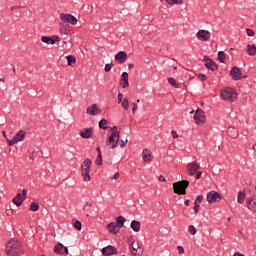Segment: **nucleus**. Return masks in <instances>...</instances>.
I'll return each mask as SVG.
<instances>
[{
  "mask_svg": "<svg viewBox=\"0 0 256 256\" xmlns=\"http://www.w3.org/2000/svg\"><path fill=\"white\" fill-rule=\"evenodd\" d=\"M5 253L7 256H21L23 244L19 240L11 239L6 243Z\"/></svg>",
  "mask_w": 256,
  "mask_h": 256,
  "instance_id": "obj_1",
  "label": "nucleus"
},
{
  "mask_svg": "<svg viewBox=\"0 0 256 256\" xmlns=\"http://www.w3.org/2000/svg\"><path fill=\"white\" fill-rule=\"evenodd\" d=\"M91 165H93V162L91 159L87 158L82 162L81 165V177H83V181L89 182L91 181Z\"/></svg>",
  "mask_w": 256,
  "mask_h": 256,
  "instance_id": "obj_2",
  "label": "nucleus"
},
{
  "mask_svg": "<svg viewBox=\"0 0 256 256\" xmlns=\"http://www.w3.org/2000/svg\"><path fill=\"white\" fill-rule=\"evenodd\" d=\"M173 191L176 195H187V187H189V180H181L172 184Z\"/></svg>",
  "mask_w": 256,
  "mask_h": 256,
  "instance_id": "obj_3",
  "label": "nucleus"
},
{
  "mask_svg": "<svg viewBox=\"0 0 256 256\" xmlns=\"http://www.w3.org/2000/svg\"><path fill=\"white\" fill-rule=\"evenodd\" d=\"M119 139H121V132H112L106 140V147L108 149H115L119 145Z\"/></svg>",
  "mask_w": 256,
  "mask_h": 256,
  "instance_id": "obj_4",
  "label": "nucleus"
},
{
  "mask_svg": "<svg viewBox=\"0 0 256 256\" xmlns=\"http://www.w3.org/2000/svg\"><path fill=\"white\" fill-rule=\"evenodd\" d=\"M221 97L224 101L233 103L237 99V92L233 88H226L221 92Z\"/></svg>",
  "mask_w": 256,
  "mask_h": 256,
  "instance_id": "obj_5",
  "label": "nucleus"
},
{
  "mask_svg": "<svg viewBox=\"0 0 256 256\" xmlns=\"http://www.w3.org/2000/svg\"><path fill=\"white\" fill-rule=\"evenodd\" d=\"M25 135H27V133L25 132V130H20L14 137L13 139H7V143L9 145V147H13V145H15V143H19V141H23L25 139Z\"/></svg>",
  "mask_w": 256,
  "mask_h": 256,
  "instance_id": "obj_6",
  "label": "nucleus"
},
{
  "mask_svg": "<svg viewBox=\"0 0 256 256\" xmlns=\"http://www.w3.org/2000/svg\"><path fill=\"white\" fill-rule=\"evenodd\" d=\"M27 198V189L22 190V194L18 193L16 197L12 199V203L16 205V207H21L23 205V201Z\"/></svg>",
  "mask_w": 256,
  "mask_h": 256,
  "instance_id": "obj_7",
  "label": "nucleus"
},
{
  "mask_svg": "<svg viewBox=\"0 0 256 256\" xmlns=\"http://www.w3.org/2000/svg\"><path fill=\"white\" fill-rule=\"evenodd\" d=\"M194 120L196 125H203L205 123V111H203L201 108H198L194 114Z\"/></svg>",
  "mask_w": 256,
  "mask_h": 256,
  "instance_id": "obj_8",
  "label": "nucleus"
},
{
  "mask_svg": "<svg viewBox=\"0 0 256 256\" xmlns=\"http://www.w3.org/2000/svg\"><path fill=\"white\" fill-rule=\"evenodd\" d=\"M60 19L61 21H63V23H70V25H77V18L72 14L61 13Z\"/></svg>",
  "mask_w": 256,
  "mask_h": 256,
  "instance_id": "obj_9",
  "label": "nucleus"
},
{
  "mask_svg": "<svg viewBox=\"0 0 256 256\" xmlns=\"http://www.w3.org/2000/svg\"><path fill=\"white\" fill-rule=\"evenodd\" d=\"M208 203H219L221 201V194L217 191H210L206 197Z\"/></svg>",
  "mask_w": 256,
  "mask_h": 256,
  "instance_id": "obj_10",
  "label": "nucleus"
},
{
  "mask_svg": "<svg viewBox=\"0 0 256 256\" xmlns=\"http://www.w3.org/2000/svg\"><path fill=\"white\" fill-rule=\"evenodd\" d=\"M201 169V165L196 162H190L186 166V171L189 173L191 176L196 175V173Z\"/></svg>",
  "mask_w": 256,
  "mask_h": 256,
  "instance_id": "obj_11",
  "label": "nucleus"
},
{
  "mask_svg": "<svg viewBox=\"0 0 256 256\" xmlns=\"http://www.w3.org/2000/svg\"><path fill=\"white\" fill-rule=\"evenodd\" d=\"M230 77H232L234 81H241V79H243V73L241 72V69H239V67L234 66L230 70Z\"/></svg>",
  "mask_w": 256,
  "mask_h": 256,
  "instance_id": "obj_12",
  "label": "nucleus"
},
{
  "mask_svg": "<svg viewBox=\"0 0 256 256\" xmlns=\"http://www.w3.org/2000/svg\"><path fill=\"white\" fill-rule=\"evenodd\" d=\"M196 37L198 41L207 42L209 41V39H211V32H209L208 30H199L196 33Z\"/></svg>",
  "mask_w": 256,
  "mask_h": 256,
  "instance_id": "obj_13",
  "label": "nucleus"
},
{
  "mask_svg": "<svg viewBox=\"0 0 256 256\" xmlns=\"http://www.w3.org/2000/svg\"><path fill=\"white\" fill-rule=\"evenodd\" d=\"M203 61L205 62L206 69H209L210 71H217L219 66H217V63L213 61V59L209 58L208 56H204Z\"/></svg>",
  "mask_w": 256,
  "mask_h": 256,
  "instance_id": "obj_14",
  "label": "nucleus"
},
{
  "mask_svg": "<svg viewBox=\"0 0 256 256\" xmlns=\"http://www.w3.org/2000/svg\"><path fill=\"white\" fill-rule=\"evenodd\" d=\"M42 43H46V45H55V43H59L60 38L59 36H42L41 37Z\"/></svg>",
  "mask_w": 256,
  "mask_h": 256,
  "instance_id": "obj_15",
  "label": "nucleus"
},
{
  "mask_svg": "<svg viewBox=\"0 0 256 256\" xmlns=\"http://www.w3.org/2000/svg\"><path fill=\"white\" fill-rule=\"evenodd\" d=\"M119 252L117 251V247L113 245L106 246L102 248V255L104 256H111V255H117Z\"/></svg>",
  "mask_w": 256,
  "mask_h": 256,
  "instance_id": "obj_16",
  "label": "nucleus"
},
{
  "mask_svg": "<svg viewBox=\"0 0 256 256\" xmlns=\"http://www.w3.org/2000/svg\"><path fill=\"white\" fill-rule=\"evenodd\" d=\"M119 85L122 89H127L129 87V73L123 72L119 80Z\"/></svg>",
  "mask_w": 256,
  "mask_h": 256,
  "instance_id": "obj_17",
  "label": "nucleus"
},
{
  "mask_svg": "<svg viewBox=\"0 0 256 256\" xmlns=\"http://www.w3.org/2000/svg\"><path fill=\"white\" fill-rule=\"evenodd\" d=\"M79 135L82 139H91L93 137V127L83 128L80 130Z\"/></svg>",
  "mask_w": 256,
  "mask_h": 256,
  "instance_id": "obj_18",
  "label": "nucleus"
},
{
  "mask_svg": "<svg viewBox=\"0 0 256 256\" xmlns=\"http://www.w3.org/2000/svg\"><path fill=\"white\" fill-rule=\"evenodd\" d=\"M86 113L87 115L95 116L99 115V113H101V110L99 109V106H97V104H92L86 109Z\"/></svg>",
  "mask_w": 256,
  "mask_h": 256,
  "instance_id": "obj_19",
  "label": "nucleus"
},
{
  "mask_svg": "<svg viewBox=\"0 0 256 256\" xmlns=\"http://www.w3.org/2000/svg\"><path fill=\"white\" fill-rule=\"evenodd\" d=\"M142 157H143V161L145 163H151V161H153L152 157H153V152H151L150 149H144L142 152Z\"/></svg>",
  "mask_w": 256,
  "mask_h": 256,
  "instance_id": "obj_20",
  "label": "nucleus"
},
{
  "mask_svg": "<svg viewBox=\"0 0 256 256\" xmlns=\"http://www.w3.org/2000/svg\"><path fill=\"white\" fill-rule=\"evenodd\" d=\"M115 61L117 63L123 64L125 61H127V52L125 51H120L115 55Z\"/></svg>",
  "mask_w": 256,
  "mask_h": 256,
  "instance_id": "obj_21",
  "label": "nucleus"
},
{
  "mask_svg": "<svg viewBox=\"0 0 256 256\" xmlns=\"http://www.w3.org/2000/svg\"><path fill=\"white\" fill-rule=\"evenodd\" d=\"M106 229L108 233H111L112 235H117V233H119V230H117V225L115 224V222H110L109 224H107Z\"/></svg>",
  "mask_w": 256,
  "mask_h": 256,
  "instance_id": "obj_22",
  "label": "nucleus"
},
{
  "mask_svg": "<svg viewBox=\"0 0 256 256\" xmlns=\"http://www.w3.org/2000/svg\"><path fill=\"white\" fill-rule=\"evenodd\" d=\"M227 133L231 139H237V137H239V130H237L235 127H228Z\"/></svg>",
  "mask_w": 256,
  "mask_h": 256,
  "instance_id": "obj_23",
  "label": "nucleus"
},
{
  "mask_svg": "<svg viewBox=\"0 0 256 256\" xmlns=\"http://www.w3.org/2000/svg\"><path fill=\"white\" fill-rule=\"evenodd\" d=\"M246 53H247V55H250V57H255V55H256L255 44H248L246 47Z\"/></svg>",
  "mask_w": 256,
  "mask_h": 256,
  "instance_id": "obj_24",
  "label": "nucleus"
},
{
  "mask_svg": "<svg viewBox=\"0 0 256 256\" xmlns=\"http://www.w3.org/2000/svg\"><path fill=\"white\" fill-rule=\"evenodd\" d=\"M131 229L135 231V233H139L141 231V222L137 220H133L130 224Z\"/></svg>",
  "mask_w": 256,
  "mask_h": 256,
  "instance_id": "obj_25",
  "label": "nucleus"
},
{
  "mask_svg": "<svg viewBox=\"0 0 256 256\" xmlns=\"http://www.w3.org/2000/svg\"><path fill=\"white\" fill-rule=\"evenodd\" d=\"M125 217H123V216H118L117 218H116V223H115V225H116V227L118 228V229H121L122 227H124L125 226Z\"/></svg>",
  "mask_w": 256,
  "mask_h": 256,
  "instance_id": "obj_26",
  "label": "nucleus"
},
{
  "mask_svg": "<svg viewBox=\"0 0 256 256\" xmlns=\"http://www.w3.org/2000/svg\"><path fill=\"white\" fill-rule=\"evenodd\" d=\"M98 125L99 129H103V131H107V129H109V121H107V119H101Z\"/></svg>",
  "mask_w": 256,
  "mask_h": 256,
  "instance_id": "obj_27",
  "label": "nucleus"
},
{
  "mask_svg": "<svg viewBox=\"0 0 256 256\" xmlns=\"http://www.w3.org/2000/svg\"><path fill=\"white\" fill-rule=\"evenodd\" d=\"M63 249H64V245L62 243H58L54 247V253H56V255H64Z\"/></svg>",
  "mask_w": 256,
  "mask_h": 256,
  "instance_id": "obj_28",
  "label": "nucleus"
},
{
  "mask_svg": "<svg viewBox=\"0 0 256 256\" xmlns=\"http://www.w3.org/2000/svg\"><path fill=\"white\" fill-rule=\"evenodd\" d=\"M256 203L253 201V198H247V207L248 209L254 211L256 213Z\"/></svg>",
  "mask_w": 256,
  "mask_h": 256,
  "instance_id": "obj_29",
  "label": "nucleus"
},
{
  "mask_svg": "<svg viewBox=\"0 0 256 256\" xmlns=\"http://www.w3.org/2000/svg\"><path fill=\"white\" fill-rule=\"evenodd\" d=\"M66 61L68 63V66L71 67L75 65V63H77V58H75V56L73 55H68L66 56Z\"/></svg>",
  "mask_w": 256,
  "mask_h": 256,
  "instance_id": "obj_30",
  "label": "nucleus"
},
{
  "mask_svg": "<svg viewBox=\"0 0 256 256\" xmlns=\"http://www.w3.org/2000/svg\"><path fill=\"white\" fill-rule=\"evenodd\" d=\"M245 197H246L245 192L240 191V192L238 193L237 202H238L240 205H243V203H245Z\"/></svg>",
  "mask_w": 256,
  "mask_h": 256,
  "instance_id": "obj_31",
  "label": "nucleus"
},
{
  "mask_svg": "<svg viewBox=\"0 0 256 256\" xmlns=\"http://www.w3.org/2000/svg\"><path fill=\"white\" fill-rule=\"evenodd\" d=\"M168 83H170L172 87H175V89H179V82H177L175 78L173 77L168 78Z\"/></svg>",
  "mask_w": 256,
  "mask_h": 256,
  "instance_id": "obj_32",
  "label": "nucleus"
},
{
  "mask_svg": "<svg viewBox=\"0 0 256 256\" xmlns=\"http://www.w3.org/2000/svg\"><path fill=\"white\" fill-rule=\"evenodd\" d=\"M225 59H227V56H226L225 52L219 51L218 52V61L220 63H225Z\"/></svg>",
  "mask_w": 256,
  "mask_h": 256,
  "instance_id": "obj_33",
  "label": "nucleus"
},
{
  "mask_svg": "<svg viewBox=\"0 0 256 256\" xmlns=\"http://www.w3.org/2000/svg\"><path fill=\"white\" fill-rule=\"evenodd\" d=\"M60 33L62 35H69V29H67V27H65V24L60 23Z\"/></svg>",
  "mask_w": 256,
  "mask_h": 256,
  "instance_id": "obj_34",
  "label": "nucleus"
},
{
  "mask_svg": "<svg viewBox=\"0 0 256 256\" xmlns=\"http://www.w3.org/2000/svg\"><path fill=\"white\" fill-rule=\"evenodd\" d=\"M29 211H39V203L32 202L29 207Z\"/></svg>",
  "mask_w": 256,
  "mask_h": 256,
  "instance_id": "obj_35",
  "label": "nucleus"
},
{
  "mask_svg": "<svg viewBox=\"0 0 256 256\" xmlns=\"http://www.w3.org/2000/svg\"><path fill=\"white\" fill-rule=\"evenodd\" d=\"M168 5H183V0H166Z\"/></svg>",
  "mask_w": 256,
  "mask_h": 256,
  "instance_id": "obj_36",
  "label": "nucleus"
},
{
  "mask_svg": "<svg viewBox=\"0 0 256 256\" xmlns=\"http://www.w3.org/2000/svg\"><path fill=\"white\" fill-rule=\"evenodd\" d=\"M122 107H123V109H125V111H129V99L128 98H124L122 100Z\"/></svg>",
  "mask_w": 256,
  "mask_h": 256,
  "instance_id": "obj_37",
  "label": "nucleus"
},
{
  "mask_svg": "<svg viewBox=\"0 0 256 256\" xmlns=\"http://www.w3.org/2000/svg\"><path fill=\"white\" fill-rule=\"evenodd\" d=\"M74 229H77V231H81V229L83 228L81 221L76 220L73 224Z\"/></svg>",
  "mask_w": 256,
  "mask_h": 256,
  "instance_id": "obj_38",
  "label": "nucleus"
},
{
  "mask_svg": "<svg viewBox=\"0 0 256 256\" xmlns=\"http://www.w3.org/2000/svg\"><path fill=\"white\" fill-rule=\"evenodd\" d=\"M188 232L190 235H197V229L193 225L188 226Z\"/></svg>",
  "mask_w": 256,
  "mask_h": 256,
  "instance_id": "obj_39",
  "label": "nucleus"
},
{
  "mask_svg": "<svg viewBox=\"0 0 256 256\" xmlns=\"http://www.w3.org/2000/svg\"><path fill=\"white\" fill-rule=\"evenodd\" d=\"M95 164L98 165V166H101L103 165V155H98L96 160H95Z\"/></svg>",
  "mask_w": 256,
  "mask_h": 256,
  "instance_id": "obj_40",
  "label": "nucleus"
},
{
  "mask_svg": "<svg viewBox=\"0 0 256 256\" xmlns=\"http://www.w3.org/2000/svg\"><path fill=\"white\" fill-rule=\"evenodd\" d=\"M112 68H113V63L106 64L105 67H104V71L106 73H109V71H111Z\"/></svg>",
  "mask_w": 256,
  "mask_h": 256,
  "instance_id": "obj_41",
  "label": "nucleus"
},
{
  "mask_svg": "<svg viewBox=\"0 0 256 256\" xmlns=\"http://www.w3.org/2000/svg\"><path fill=\"white\" fill-rule=\"evenodd\" d=\"M246 33H247L248 37L255 36V31H253V29H251V28L246 29Z\"/></svg>",
  "mask_w": 256,
  "mask_h": 256,
  "instance_id": "obj_42",
  "label": "nucleus"
},
{
  "mask_svg": "<svg viewBox=\"0 0 256 256\" xmlns=\"http://www.w3.org/2000/svg\"><path fill=\"white\" fill-rule=\"evenodd\" d=\"M194 203H197L198 205H201V203H203V195L197 196Z\"/></svg>",
  "mask_w": 256,
  "mask_h": 256,
  "instance_id": "obj_43",
  "label": "nucleus"
},
{
  "mask_svg": "<svg viewBox=\"0 0 256 256\" xmlns=\"http://www.w3.org/2000/svg\"><path fill=\"white\" fill-rule=\"evenodd\" d=\"M129 140H121V143H120V147L121 149H125V147H127V143H128Z\"/></svg>",
  "mask_w": 256,
  "mask_h": 256,
  "instance_id": "obj_44",
  "label": "nucleus"
},
{
  "mask_svg": "<svg viewBox=\"0 0 256 256\" xmlns=\"http://www.w3.org/2000/svg\"><path fill=\"white\" fill-rule=\"evenodd\" d=\"M199 209H200L199 204H197V202H194V213H195V215H197V213H199Z\"/></svg>",
  "mask_w": 256,
  "mask_h": 256,
  "instance_id": "obj_45",
  "label": "nucleus"
},
{
  "mask_svg": "<svg viewBox=\"0 0 256 256\" xmlns=\"http://www.w3.org/2000/svg\"><path fill=\"white\" fill-rule=\"evenodd\" d=\"M131 245H132L133 251H139V249H140L139 244H135V242H133Z\"/></svg>",
  "mask_w": 256,
  "mask_h": 256,
  "instance_id": "obj_46",
  "label": "nucleus"
},
{
  "mask_svg": "<svg viewBox=\"0 0 256 256\" xmlns=\"http://www.w3.org/2000/svg\"><path fill=\"white\" fill-rule=\"evenodd\" d=\"M177 249L180 255H183V253H185V248H183V246H177Z\"/></svg>",
  "mask_w": 256,
  "mask_h": 256,
  "instance_id": "obj_47",
  "label": "nucleus"
},
{
  "mask_svg": "<svg viewBox=\"0 0 256 256\" xmlns=\"http://www.w3.org/2000/svg\"><path fill=\"white\" fill-rule=\"evenodd\" d=\"M198 79H200V81H206L207 80V76L205 74H199L198 75Z\"/></svg>",
  "mask_w": 256,
  "mask_h": 256,
  "instance_id": "obj_48",
  "label": "nucleus"
},
{
  "mask_svg": "<svg viewBox=\"0 0 256 256\" xmlns=\"http://www.w3.org/2000/svg\"><path fill=\"white\" fill-rule=\"evenodd\" d=\"M201 175H203V172L198 170V171L196 172L195 179H201Z\"/></svg>",
  "mask_w": 256,
  "mask_h": 256,
  "instance_id": "obj_49",
  "label": "nucleus"
},
{
  "mask_svg": "<svg viewBox=\"0 0 256 256\" xmlns=\"http://www.w3.org/2000/svg\"><path fill=\"white\" fill-rule=\"evenodd\" d=\"M123 101V93L119 92L118 93V103H122Z\"/></svg>",
  "mask_w": 256,
  "mask_h": 256,
  "instance_id": "obj_50",
  "label": "nucleus"
},
{
  "mask_svg": "<svg viewBox=\"0 0 256 256\" xmlns=\"http://www.w3.org/2000/svg\"><path fill=\"white\" fill-rule=\"evenodd\" d=\"M171 135H172L173 139H177V137H179V135L177 134V131H175V130L171 131Z\"/></svg>",
  "mask_w": 256,
  "mask_h": 256,
  "instance_id": "obj_51",
  "label": "nucleus"
},
{
  "mask_svg": "<svg viewBox=\"0 0 256 256\" xmlns=\"http://www.w3.org/2000/svg\"><path fill=\"white\" fill-rule=\"evenodd\" d=\"M241 135H243L244 137H247L249 135V130L247 129L242 130Z\"/></svg>",
  "mask_w": 256,
  "mask_h": 256,
  "instance_id": "obj_52",
  "label": "nucleus"
},
{
  "mask_svg": "<svg viewBox=\"0 0 256 256\" xmlns=\"http://www.w3.org/2000/svg\"><path fill=\"white\" fill-rule=\"evenodd\" d=\"M87 207H93V204H91L89 202H85V205L83 206V211H85V209H87Z\"/></svg>",
  "mask_w": 256,
  "mask_h": 256,
  "instance_id": "obj_53",
  "label": "nucleus"
},
{
  "mask_svg": "<svg viewBox=\"0 0 256 256\" xmlns=\"http://www.w3.org/2000/svg\"><path fill=\"white\" fill-rule=\"evenodd\" d=\"M132 113H135L137 111V104L136 103H132Z\"/></svg>",
  "mask_w": 256,
  "mask_h": 256,
  "instance_id": "obj_54",
  "label": "nucleus"
},
{
  "mask_svg": "<svg viewBox=\"0 0 256 256\" xmlns=\"http://www.w3.org/2000/svg\"><path fill=\"white\" fill-rule=\"evenodd\" d=\"M158 180L161 182H164V183H165V181H167V179H165L163 175H160Z\"/></svg>",
  "mask_w": 256,
  "mask_h": 256,
  "instance_id": "obj_55",
  "label": "nucleus"
},
{
  "mask_svg": "<svg viewBox=\"0 0 256 256\" xmlns=\"http://www.w3.org/2000/svg\"><path fill=\"white\" fill-rule=\"evenodd\" d=\"M111 131H113V133L117 132V133H120L118 130H117V126H113L111 128Z\"/></svg>",
  "mask_w": 256,
  "mask_h": 256,
  "instance_id": "obj_56",
  "label": "nucleus"
},
{
  "mask_svg": "<svg viewBox=\"0 0 256 256\" xmlns=\"http://www.w3.org/2000/svg\"><path fill=\"white\" fill-rule=\"evenodd\" d=\"M63 249H64V252H63V253L66 254V255H69V248H67V247L64 246Z\"/></svg>",
  "mask_w": 256,
  "mask_h": 256,
  "instance_id": "obj_57",
  "label": "nucleus"
},
{
  "mask_svg": "<svg viewBox=\"0 0 256 256\" xmlns=\"http://www.w3.org/2000/svg\"><path fill=\"white\" fill-rule=\"evenodd\" d=\"M134 68H135V64L130 63V64L128 65V69H129V70L134 69Z\"/></svg>",
  "mask_w": 256,
  "mask_h": 256,
  "instance_id": "obj_58",
  "label": "nucleus"
},
{
  "mask_svg": "<svg viewBox=\"0 0 256 256\" xmlns=\"http://www.w3.org/2000/svg\"><path fill=\"white\" fill-rule=\"evenodd\" d=\"M120 175H119V172L115 173L114 176H113V179H119Z\"/></svg>",
  "mask_w": 256,
  "mask_h": 256,
  "instance_id": "obj_59",
  "label": "nucleus"
},
{
  "mask_svg": "<svg viewBox=\"0 0 256 256\" xmlns=\"http://www.w3.org/2000/svg\"><path fill=\"white\" fill-rule=\"evenodd\" d=\"M21 6H12L10 7L11 11H15V9H20Z\"/></svg>",
  "mask_w": 256,
  "mask_h": 256,
  "instance_id": "obj_60",
  "label": "nucleus"
},
{
  "mask_svg": "<svg viewBox=\"0 0 256 256\" xmlns=\"http://www.w3.org/2000/svg\"><path fill=\"white\" fill-rule=\"evenodd\" d=\"M233 256H245L244 254H241L239 252H235Z\"/></svg>",
  "mask_w": 256,
  "mask_h": 256,
  "instance_id": "obj_61",
  "label": "nucleus"
},
{
  "mask_svg": "<svg viewBox=\"0 0 256 256\" xmlns=\"http://www.w3.org/2000/svg\"><path fill=\"white\" fill-rule=\"evenodd\" d=\"M2 135H3V137H5L6 141H7V139H9V138H7V133L5 131H2Z\"/></svg>",
  "mask_w": 256,
  "mask_h": 256,
  "instance_id": "obj_62",
  "label": "nucleus"
},
{
  "mask_svg": "<svg viewBox=\"0 0 256 256\" xmlns=\"http://www.w3.org/2000/svg\"><path fill=\"white\" fill-rule=\"evenodd\" d=\"M96 150L98 151V155H102V154H101V147L98 146V147L96 148Z\"/></svg>",
  "mask_w": 256,
  "mask_h": 256,
  "instance_id": "obj_63",
  "label": "nucleus"
},
{
  "mask_svg": "<svg viewBox=\"0 0 256 256\" xmlns=\"http://www.w3.org/2000/svg\"><path fill=\"white\" fill-rule=\"evenodd\" d=\"M184 205H186V207H189V200H185Z\"/></svg>",
  "mask_w": 256,
  "mask_h": 256,
  "instance_id": "obj_64",
  "label": "nucleus"
}]
</instances>
